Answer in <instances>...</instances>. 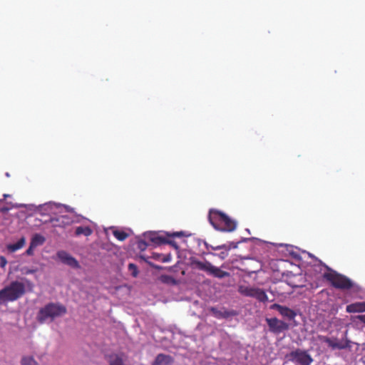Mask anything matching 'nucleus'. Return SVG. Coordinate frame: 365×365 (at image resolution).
Listing matches in <instances>:
<instances>
[{
  "mask_svg": "<svg viewBox=\"0 0 365 365\" xmlns=\"http://www.w3.org/2000/svg\"><path fill=\"white\" fill-rule=\"evenodd\" d=\"M26 293V285L19 281H12L0 290V304L7 302H14Z\"/></svg>",
  "mask_w": 365,
  "mask_h": 365,
  "instance_id": "obj_1",
  "label": "nucleus"
},
{
  "mask_svg": "<svg viewBox=\"0 0 365 365\" xmlns=\"http://www.w3.org/2000/svg\"><path fill=\"white\" fill-rule=\"evenodd\" d=\"M66 312L67 309L63 304L51 302L38 311L36 319L39 323L43 324L48 319L52 322L55 318L65 314Z\"/></svg>",
  "mask_w": 365,
  "mask_h": 365,
  "instance_id": "obj_2",
  "label": "nucleus"
},
{
  "mask_svg": "<svg viewBox=\"0 0 365 365\" xmlns=\"http://www.w3.org/2000/svg\"><path fill=\"white\" fill-rule=\"evenodd\" d=\"M56 256L63 264H66L71 268L79 269L81 267L77 259L64 250L58 251Z\"/></svg>",
  "mask_w": 365,
  "mask_h": 365,
  "instance_id": "obj_3",
  "label": "nucleus"
},
{
  "mask_svg": "<svg viewBox=\"0 0 365 365\" xmlns=\"http://www.w3.org/2000/svg\"><path fill=\"white\" fill-rule=\"evenodd\" d=\"M109 365H128L127 356L124 354H114L109 356Z\"/></svg>",
  "mask_w": 365,
  "mask_h": 365,
  "instance_id": "obj_4",
  "label": "nucleus"
},
{
  "mask_svg": "<svg viewBox=\"0 0 365 365\" xmlns=\"http://www.w3.org/2000/svg\"><path fill=\"white\" fill-rule=\"evenodd\" d=\"M26 244V239L24 237L20 238L17 242L14 244H9L6 245V249L9 252H15L16 251L21 249Z\"/></svg>",
  "mask_w": 365,
  "mask_h": 365,
  "instance_id": "obj_5",
  "label": "nucleus"
},
{
  "mask_svg": "<svg viewBox=\"0 0 365 365\" xmlns=\"http://www.w3.org/2000/svg\"><path fill=\"white\" fill-rule=\"evenodd\" d=\"M93 231L91 228L88 226L83 227L79 226L76 228L75 234L76 236L84 235V236H90L92 234Z\"/></svg>",
  "mask_w": 365,
  "mask_h": 365,
  "instance_id": "obj_6",
  "label": "nucleus"
},
{
  "mask_svg": "<svg viewBox=\"0 0 365 365\" xmlns=\"http://www.w3.org/2000/svg\"><path fill=\"white\" fill-rule=\"evenodd\" d=\"M46 239L43 236L40 234H35L31 240L30 244L32 245L33 247H37L38 245H41L44 243Z\"/></svg>",
  "mask_w": 365,
  "mask_h": 365,
  "instance_id": "obj_7",
  "label": "nucleus"
},
{
  "mask_svg": "<svg viewBox=\"0 0 365 365\" xmlns=\"http://www.w3.org/2000/svg\"><path fill=\"white\" fill-rule=\"evenodd\" d=\"M51 222H56L54 224L55 226L61 225V224L65 225H69L71 222L69 221V219L66 216H61L57 218H51Z\"/></svg>",
  "mask_w": 365,
  "mask_h": 365,
  "instance_id": "obj_8",
  "label": "nucleus"
},
{
  "mask_svg": "<svg viewBox=\"0 0 365 365\" xmlns=\"http://www.w3.org/2000/svg\"><path fill=\"white\" fill-rule=\"evenodd\" d=\"M21 365H38L32 356H24L21 361Z\"/></svg>",
  "mask_w": 365,
  "mask_h": 365,
  "instance_id": "obj_9",
  "label": "nucleus"
},
{
  "mask_svg": "<svg viewBox=\"0 0 365 365\" xmlns=\"http://www.w3.org/2000/svg\"><path fill=\"white\" fill-rule=\"evenodd\" d=\"M113 234L120 241H123L128 237L125 232L121 230H114Z\"/></svg>",
  "mask_w": 365,
  "mask_h": 365,
  "instance_id": "obj_10",
  "label": "nucleus"
},
{
  "mask_svg": "<svg viewBox=\"0 0 365 365\" xmlns=\"http://www.w3.org/2000/svg\"><path fill=\"white\" fill-rule=\"evenodd\" d=\"M129 267V269L131 270L132 272V274L134 276V277H136L137 276V266L135 264H130L128 265Z\"/></svg>",
  "mask_w": 365,
  "mask_h": 365,
  "instance_id": "obj_11",
  "label": "nucleus"
},
{
  "mask_svg": "<svg viewBox=\"0 0 365 365\" xmlns=\"http://www.w3.org/2000/svg\"><path fill=\"white\" fill-rule=\"evenodd\" d=\"M7 264V260L5 257L1 256L0 257V267L1 268H4L6 265Z\"/></svg>",
  "mask_w": 365,
  "mask_h": 365,
  "instance_id": "obj_12",
  "label": "nucleus"
},
{
  "mask_svg": "<svg viewBox=\"0 0 365 365\" xmlns=\"http://www.w3.org/2000/svg\"><path fill=\"white\" fill-rule=\"evenodd\" d=\"M36 247H33L32 245L30 244L29 248L26 250V254L27 255H34V249Z\"/></svg>",
  "mask_w": 365,
  "mask_h": 365,
  "instance_id": "obj_13",
  "label": "nucleus"
},
{
  "mask_svg": "<svg viewBox=\"0 0 365 365\" xmlns=\"http://www.w3.org/2000/svg\"><path fill=\"white\" fill-rule=\"evenodd\" d=\"M25 282H26V283L27 286H28L31 289L34 287V284H33L31 281H29V280H28V279H25Z\"/></svg>",
  "mask_w": 365,
  "mask_h": 365,
  "instance_id": "obj_14",
  "label": "nucleus"
},
{
  "mask_svg": "<svg viewBox=\"0 0 365 365\" xmlns=\"http://www.w3.org/2000/svg\"><path fill=\"white\" fill-rule=\"evenodd\" d=\"M34 270L27 269L24 272V274H32V273H34Z\"/></svg>",
  "mask_w": 365,
  "mask_h": 365,
  "instance_id": "obj_15",
  "label": "nucleus"
}]
</instances>
